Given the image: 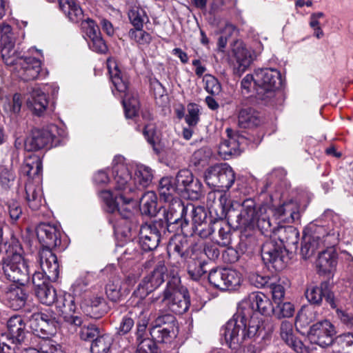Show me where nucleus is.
<instances>
[{
    "mask_svg": "<svg viewBox=\"0 0 353 353\" xmlns=\"http://www.w3.org/2000/svg\"><path fill=\"white\" fill-rule=\"evenodd\" d=\"M130 170L131 165L123 156H115L112 161V189L100 192L107 211L121 216L113 226L115 230H121L123 233L130 231L136 223L133 212L138 203L137 191L149 186L153 179V171L148 166L137 165L134 179Z\"/></svg>",
    "mask_w": 353,
    "mask_h": 353,
    "instance_id": "nucleus-1",
    "label": "nucleus"
},
{
    "mask_svg": "<svg viewBox=\"0 0 353 353\" xmlns=\"http://www.w3.org/2000/svg\"><path fill=\"white\" fill-rule=\"evenodd\" d=\"M274 310L270 300L263 293L250 294L239 303L236 312L222 329V335L231 349H237L245 340L258 336L263 329L260 314H270Z\"/></svg>",
    "mask_w": 353,
    "mask_h": 353,
    "instance_id": "nucleus-2",
    "label": "nucleus"
},
{
    "mask_svg": "<svg viewBox=\"0 0 353 353\" xmlns=\"http://www.w3.org/2000/svg\"><path fill=\"white\" fill-rule=\"evenodd\" d=\"M0 44L3 62L7 65H16L15 69L21 79L28 81L37 78L41 69V60L19 55L14 49L15 37L10 26H3L0 28Z\"/></svg>",
    "mask_w": 353,
    "mask_h": 353,
    "instance_id": "nucleus-3",
    "label": "nucleus"
},
{
    "mask_svg": "<svg viewBox=\"0 0 353 353\" xmlns=\"http://www.w3.org/2000/svg\"><path fill=\"white\" fill-rule=\"evenodd\" d=\"M6 252L2 261L6 277L14 283L25 285L30 281L32 264L22 256V248L17 243L9 245Z\"/></svg>",
    "mask_w": 353,
    "mask_h": 353,
    "instance_id": "nucleus-4",
    "label": "nucleus"
},
{
    "mask_svg": "<svg viewBox=\"0 0 353 353\" xmlns=\"http://www.w3.org/2000/svg\"><path fill=\"white\" fill-rule=\"evenodd\" d=\"M107 67L110 80L114 86L112 92L114 95L121 94L126 118L132 119L135 117L139 113L140 105L138 99L130 94L128 78L121 71L114 59L110 58L108 59Z\"/></svg>",
    "mask_w": 353,
    "mask_h": 353,
    "instance_id": "nucleus-5",
    "label": "nucleus"
},
{
    "mask_svg": "<svg viewBox=\"0 0 353 353\" xmlns=\"http://www.w3.org/2000/svg\"><path fill=\"white\" fill-rule=\"evenodd\" d=\"M268 211L270 208L267 205L256 206L252 199H246L242 203L236 221L241 227L245 229L257 228L261 233L268 235V232H272Z\"/></svg>",
    "mask_w": 353,
    "mask_h": 353,
    "instance_id": "nucleus-6",
    "label": "nucleus"
},
{
    "mask_svg": "<svg viewBox=\"0 0 353 353\" xmlns=\"http://www.w3.org/2000/svg\"><path fill=\"white\" fill-rule=\"evenodd\" d=\"M29 325L35 335V347L30 348L26 353H65L62 346L50 338L53 336L43 320V312L33 314L29 319Z\"/></svg>",
    "mask_w": 353,
    "mask_h": 353,
    "instance_id": "nucleus-7",
    "label": "nucleus"
},
{
    "mask_svg": "<svg viewBox=\"0 0 353 353\" xmlns=\"http://www.w3.org/2000/svg\"><path fill=\"white\" fill-rule=\"evenodd\" d=\"M38 262L41 271L31 265L32 283L35 288L48 285V281H56L59 274L57 258L50 250L41 249L39 251Z\"/></svg>",
    "mask_w": 353,
    "mask_h": 353,
    "instance_id": "nucleus-8",
    "label": "nucleus"
},
{
    "mask_svg": "<svg viewBox=\"0 0 353 353\" xmlns=\"http://www.w3.org/2000/svg\"><path fill=\"white\" fill-rule=\"evenodd\" d=\"M206 183L211 187H218L228 190L235 181V174L227 163H217L209 167L205 172Z\"/></svg>",
    "mask_w": 353,
    "mask_h": 353,
    "instance_id": "nucleus-9",
    "label": "nucleus"
},
{
    "mask_svg": "<svg viewBox=\"0 0 353 353\" xmlns=\"http://www.w3.org/2000/svg\"><path fill=\"white\" fill-rule=\"evenodd\" d=\"M166 272L167 267L165 265V261L163 260L159 261L154 270L145 276L139 284L134 294L141 299H145L165 281Z\"/></svg>",
    "mask_w": 353,
    "mask_h": 353,
    "instance_id": "nucleus-10",
    "label": "nucleus"
},
{
    "mask_svg": "<svg viewBox=\"0 0 353 353\" xmlns=\"http://www.w3.org/2000/svg\"><path fill=\"white\" fill-rule=\"evenodd\" d=\"M158 190L160 199L169 203L168 209V213H170L172 216V209L174 210V213H176V211L179 212V215H176V217L172 221L173 223H178L180 217L183 214L184 206L177 197H174V193L178 192V189L175 183H173L172 178L168 176L163 177L159 181Z\"/></svg>",
    "mask_w": 353,
    "mask_h": 353,
    "instance_id": "nucleus-11",
    "label": "nucleus"
},
{
    "mask_svg": "<svg viewBox=\"0 0 353 353\" xmlns=\"http://www.w3.org/2000/svg\"><path fill=\"white\" fill-rule=\"evenodd\" d=\"M161 303L167 306L171 312L182 314L188 310L190 301L185 291H181L177 287L172 286L171 282H169L163 292Z\"/></svg>",
    "mask_w": 353,
    "mask_h": 353,
    "instance_id": "nucleus-12",
    "label": "nucleus"
},
{
    "mask_svg": "<svg viewBox=\"0 0 353 353\" xmlns=\"http://www.w3.org/2000/svg\"><path fill=\"white\" fill-rule=\"evenodd\" d=\"M175 317L171 314H164L155 319L150 333L154 341L168 343L175 335Z\"/></svg>",
    "mask_w": 353,
    "mask_h": 353,
    "instance_id": "nucleus-13",
    "label": "nucleus"
},
{
    "mask_svg": "<svg viewBox=\"0 0 353 353\" xmlns=\"http://www.w3.org/2000/svg\"><path fill=\"white\" fill-rule=\"evenodd\" d=\"M8 332L2 333L0 337V345L10 349V344L19 345L26 338V324L20 316H13L7 323Z\"/></svg>",
    "mask_w": 353,
    "mask_h": 353,
    "instance_id": "nucleus-14",
    "label": "nucleus"
},
{
    "mask_svg": "<svg viewBox=\"0 0 353 353\" xmlns=\"http://www.w3.org/2000/svg\"><path fill=\"white\" fill-rule=\"evenodd\" d=\"M336 333L334 325L328 320H323L310 327L308 336L312 343L327 347L332 343Z\"/></svg>",
    "mask_w": 353,
    "mask_h": 353,
    "instance_id": "nucleus-15",
    "label": "nucleus"
},
{
    "mask_svg": "<svg viewBox=\"0 0 353 353\" xmlns=\"http://www.w3.org/2000/svg\"><path fill=\"white\" fill-rule=\"evenodd\" d=\"M255 83L262 92H266L270 97L273 91L279 88L282 83L281 75L279 70L272 68H262L255 70Z\"/></svg>",
    "mask_w": 353,
    "mask_h": 353,
    "instance_id": "nucleus-16",
    "label": "nucleus"
},
{
    "mask_svg": "<svg viewBox=\"0 0 353 353\" xmlns=\"http://www.w3.org/2000/svg\"><path fill=\"white\" fill-rule=\"evenodd\" d=\"M64 138L63 134H29L25 139L24 147L28 151L57 147L61 144Z\"/></svg>",
    "mask_w": 353,
    "mask_h": 353,
    "instance_id": "nucleus-17",
    "label": "nucleus"
},
{
    "mask_svg": "<svg viewBox=\"0 0 353 353\" xmlns=\"http://www.w3.org/2000/svg\"><path fill=\"white\" fill-rule=\"evenodd\" d=\"M250 137L242 134H227L219 146V154L223 159H228L232 155H239L245 146L248 144Z\"/></svg>",
    "mask_w": 353,
    "mask_h": 353,
    "instance_id": "nucleus-18",
    "label": "nucleus"
},
{
    "mask_svg": "<svg viewBox=\"0 0 353 353\" xmlns=\"http://www.w3.org/2000/svg\"><path fill=\"white\" fill-rule=\"evenodd\" d=\"M284 250L281 245L274 239L267 241L261 248V257L265 263H270L276 270H280L285 266L283 261Z\"/></svg>",
    "mask_w": 353,
    "mask_h": 353,
    "instance_id": "nucleus-19",
    "label": "nucleus"
},
{
    "mask_svg": "<svg viewBox=\"0 0 353 353\" xmlns=\"http://www.w3.org/2000/svg\"><path fill=\"white\" fill-rule=\"evenodd\" d=\"M56 306L66 323L76 327L83 325L81 317L73 314L76 310V305L74 298L71 294H65L59 296L57 299Z\"/></svg>",
    "mask_w": 353,
    "mask_h": 353,
    "instance_id": "nucleus-20",
    "label": "nucleus"
},
{
    "mask_svg": "<svg viewBox=\"0 0 353 353\" xmlns=\"http://www.w3.org/2000/svg\"><path fill=\"white\" fill-rule=\"evenodd\" d=\"M37 235L39 242L42 244V249L52 248L60 245V231L57 226L49 223H40L37 228Z\"/></svg>",
    "mask_w": 353,
    "mask_h": 353,
    "instance_id": "nucleus-21",
    "label": "nucleus"
},
{
    "mask_svg": "<svg viewBox=\"0 0 353 353\" xmlns=\"http://www.w3.org/2000/svg\"><path fill=\"white\" fill-rule=\"evenodd\" d=\"M24 198L32 210H39L45 203L41 182L28 180L25 185Z\"/></svg>",
    "mask_w": 353,
    "mask_h": 353,
    "instance_id": "nucleus-22",
    "label": "nucleus"
},
{
    "mask_svg": "<svg viewBox=\"0 0 353 353\" xmlns=\"http://www.w3.org/2000/svg\"><path fill=\"white\" fill-rule=\"evenodd\" d=\"M300 207L299 203L294 201H290L283 204L270 209L268 213H273L276 219L280 222L291 223L300 219Z\"/></svg>",
    "mask_w": 353,
    "mask_h": 353,
    "instance_id": "nucleus-23",
    "label": "nucleus"
},
{
    "mask_svg": "<svg viewBox=\"0 0 353 353\" xmlns=\"http://www.w3.org/2000/svg\"><path fill=\"white\" fill-rule=\"evenodd\" d=\"M305 296L308 301L312 304L320 305L324 297L332 307L336 306L334 294L326 282L321 283L319 286H310L305 292Z\"/></svg>",
    "mask_w": 353,
    "mask_h": 353,
    "instance_id": "nucleus-24",
    "label": "nucleus"
},
{
    "mask_svg": "<svg viewBox=\"0 0 353 353\" xmlns=\"http://www.w3.org/2000/svg\"><path fill=\"white\" fill-rule=\"evenodd\" d=\"M160 242V234L154 224H144L139 231V244L147 252L156 249Z\"/></svg>",
    "mask_w": 353,
    "mask_h": 353,
    "instance_id": "nucleus-25",
    "label": "nucleus"
},
{
    "mask_svg": "<svg viewBox=\"0 0 353 353\" xmlns=\"http://www.w3.org/2000/svg\"><path fill=\"white\" fill-rule=\"evenodd\" d=\"M174 183L178 189V192L185 191L194 195L197 198L201 192V185L196 181L194 183V177L192 172L187 169H183L177 173L174 179Z\"/></svg>",
    "mask_w": 353,
    "mask_h": 353,
    "instance_id": "nucleus-26",
    "label": "nucleus"
},
{
    "mask_svg": "<svg viewBox=\"0 0 353 353\" xmlns=\"http://www.w3.org/2000/svg\"><path fill=\"white\" fill-rule=\"evenodd\" d=\"M280 335L285 343L296 353H309L308 347L294 336L293 325L291 322L283 321L281 323Z\"/></svg>",
    "mask_w": 353,
    "mask_h": 353,
    "instance_id": "nucleus-27",
    "label": "nucleus"
},
{
    "mask_svg": "<svg viewBox=\"0 0 353 353\" xmlns=\"http://www.w3.org/2000/svg\"><path fill=\"white\" fill-rule=\"evenodd\" d=\"M273 232V238L279 240L280 243L283 248L292 249L296 247L299 240V231L292 226L279 227L276 230L272 228Z\"/></svg>",
    "mask_w": 353,
    "mask_h": 353,
    "instance_id": "nucleus-28",
    "label": "nucleus"
},
{
    "mask_svg": "<svg viewBox=\"0 0 353 353\" xmlns=\"http://www.w3.org/2000/svg\"><path fill=\"white\" fill-rule=\"evenodd\" d=\"M22 172L28 176V180L41 181L42 162L39 156L30 154L26 157L21 168Z\"/></svg>",
    "mask_w": 353,
    "mask_h": 353,
    "instance_id": "nucleus-29",
    "label": "nucleus"
},
{
    "mask_svg": "<svg viewBox=\"0 0 353 353\" xmlns=\"http://www.w3.org/2000/svg\"><path fill=\"white\" fill-rule=\"evenodd\" d=\"M337 264V253L333 247L328 248L321 252L316 261L319 272L325 274L335 270Z\"/></svg>",
    "mask_w": 353,
    "mask_h": 353,
    "instance_id": "nucleus-30",
    "label": "nucleus"
},
{
    "mask_svg": "<svg viewBox=\"0 0 353 353\" xmlns=\"http://www.w3.org/2000/svg\"><path fill=\"white\" fill-rule=\"evenodd\" d=\"M232 54L239 64V71L243 72L252 61L251 51L240 40L235 41L232 46Z\"/></svg>",
    "mask_w": 353,
    "mask_h": 353,
    "instance_id": "nucleus-31",
    "label": "nucleus"
},
{
    "mask_svg": "<svg viewBox=\"0 0 353 353\" xmlns=\"http://www.w3.org/2000/svg\"><path fill=\"white\" fill-rule=\"evenodd\" d=\"M321 230L323 228H320L317 232L303 236L301 253L304 259L310 258L318 248L323 245L324 241L320 236Z\"/></svg>",
    "mask_w": 353,
    "mask_h": 353,
    "instance_id": "nucleus-32",
    "label": "nucleus"
},
{
    "mask_svg": "<svg viewBox=\"0 0 353 353\" xmlns=\"http://www.w3.org/2000/svg\"><path fill=\"white\" fill-rule=\"evenodd\" d=\"M28 106L37 115H40L47 108L48 100L46 94L40 88H33L27 101Z\"/></svg>",
    "mask_w": 353,
    "mask_h": 353,
    "instance_id": "nucleus-33",
    "label": "nucleus"
},
{
    "mask_svg": "<svg viewBox=\"0 0 353 353\" xmlns=\"http://www.w3.org/2000/svg\"><path fill=\"white\" fill-rule=\"evenodd\" d=\"M28 295L25 290L19 286L10 287L5 294L10 307L14 310H18L25 305Z\"/></svg>",
    "mask_w": 353,
    "mask_h": 353,
    "instance_id": "nucleus-34",
    "label": "nucleus"
},
{
    "mask_svg": "<svg viewBox=\"0 0 353 353\" xmlns=\"http://www.w3.org/2000/svg\"><path fill=\"white\" fill-rule=\"evenodd\" d=\"M59 5L71 21L78 23L83 19V10L77 0H59Z\"/></svg>",
    "mask_w": 353,
    "mask_h": 353,
    "instance_id": "nucleus-35",
    "label": "nucleus"
},
{
    "mask_svg": "<svg viewBox=\"0 0 353 353\" xmlns=\"http://www.w3.org/2000/svg\"><path fill=\"white\" fill-rule=\"evenodd\" d=\"M189 243L186 236L181 234L174 235L168 245V253L169 255L176 254L181 257H185L188 253Z\"/></svg>",
    "mask_w": 353,
    "mask_h": 353,
    "instance_id": "nucleus-36",
    "label": "nucleus"
},
{
    "mask_svg": "<svg viewBox=\"0 0 353 353\" xmlns=\"http://www.w3.org/2000/svg\"><path fill=\"white\" fill-rule=\"evenodd\" d=\"M238 119L239 125L241 128L251 129L261 123L259 114L250 108L241 110Z\"/></svg>",
    "mask_w": 353,
    "mask_h": 353,
    "instance_id": "nucleus-37",
    "label": "nucleus"
},
{
    "mask_svg": "<svg viewBox=\"0 0 353 353\" xmlns=\"http://www.w3.org/2000/svg\"><path fill=\"white\" fill-rule=\"evenodd\" d=\"M141 210L143 214L154 216L157 212V197L152 191L146 192L140 199Z\"/></svg>",
    "mask_w": 353,
    "mask_h": 353,
    "instance_id": "nucleus-38",
    "label": "nucleus"
},
{
    "mask_svg": "<svg viewBox=\"0 0 353 353\" xmlns=\"http://www.w3.org/2000/svg\"><path fill=\"white\" fill-rule=\"evenodd\" d=\"M122 279L119 276L112 277L105 286V292L110 300L119 301L123 296Z\"/></svg>",
    "mask_w": 353,
    "mask_h": 353,
    "instance_id": "nucleus-39",
    "label": "nucleus"
},
{
    "mask_svg": "<svg viewBox=\"0 0 353 353\" xmlns=\"http://www.w3.org/2000/svg\"><path fill=\"white\" fill-rule=\"evenodd\" d=\"M128 18L135 28H142L143 23L148 21L145 10L137 5L132 6L129 10Z\"/></svg>",
    "mask_w": 353,
    "mask_h": 353,
    "instance_id": "nucleus-40",
    "label": "nucleus"
},
{
    "mask_svg": "<svg viewBox=\"0 0 353 353\" xmlns=\"http://www.w3.org/2000/svg\"><path fill=\"white\" fill-rule=\"evenodd\" d=\"M35 294L43 304L50 305L57 299L56 290L48 284L39 288H34Z\"/></svg>",
    "mask_w": 353,
    "mask_h": 353,
    "instance_id": "nucleus-41",
    "label": "nucleus"
},
{
    "mask_svg": "<svg viewBox=\"0 0 353 353\" xmlns=\"http://www.w3.org/2000/svg\"><path fill=\"white\" fill-rule=\"evenodd\" d=\"M112 337L109 334L98 336L91 345L92 353H108L112 343Z\"/></svg>",
    "mask_w": 353,
    "mask_h": 353,
    "instance_id": "nucleus-42",
    "label": "nucleus"
},
{
    "mask_svg": "<svg viewBox=\"0 0 353 353\" xmlns=\"http://www.w3.org/2000/svg\"><path fill=\"white\" fill-rule=\"evenodd\" d=\"M224 278V285H226L225 290H234L237 289L242 281L241 274L232 269L225 268Z\"/></svg>",
    "mask_w": 353,
    "mask_h": 353,
    "instance_id": "nucleus-43",
    "label": "nucleus"
},
{
    "mask_svg": "<svg viewBox=\"0 0 353 353\" xmlns=\"http://www.w3.org/2000/svg\"><path fill=\"white\" fill-rule=\"evenodd\" d=\"M212 151L210 148H202L195 151L191 158V163L194 166L203 167L208 163L212 157Z\"/></svg>",
    "mask_w": 353,
    "mask_h": 353,
    "instance_id": "nucleus-44",
    "label": "nucleus"
},
{
    "mask_svg": "<svg viewBox=\"0 0 353 353\" xmlns=\"http://www.w3.org/2000/svg\"><path fill=\"white\" fill-rule=\"evenodd\" d=\"M225 272L224 269H213L208 274V281L215 288L221 290H225L226 285H225Z\"/></svg>",
    "mask_w": 353,
    "mask_h": 353,
    "instance_id": "nucleus-45",
    "label": "nucleus"
},
{
    "mask_svg": "<svg viewBox=\"0 0 353 353\" xmlns=\"http://www.w3.org/2000/svg\"><path fill=\"white\" fill-rule=\"evenodd\" d=\"M148 308H141V305H138L133 308V312L135 315L139 312V321L137 322V332L139 336L145 332L149 321Z\"/></svg>",
    "mask_w": 353,
    "mask_h": 353,
    "instance_id": "nucleus-46",
    "label": "nucleus"
},
{
    "mask_svg": "<svg viewBox=\"0 0 353 353\" xmlns=\"http://www.w3.org/2000/svg\"><path fill=\"white\" fill-rule=\"evenodd\" d=\"M129 37L139 45H148L152 41V36L150 33L144 31L142 28L131 29L129 31Z\"/></svg>",
    "mask_w": 353,
    "mask_h": 353,
    "instance_id": "nucleus-47",
    "label": "nucleus"
},
{
    "mask_svg": "<svg viewBox=\"0 0 353 353\" xmlns=\"http://www.w3.org/2000/svg\"><path fill=\"white\" fill-rule=\"evenodd\" d=\"M205 263L199 260H192L189 263L188 272L192 279H199V278L207 272L205 269Z\"/></svg>",
    "mask_w": 353,
    "mask_h": 353,
    "instance_id": "nucleus-48",
    "label": "nucleus"
},
{
    "mask_svg": "<svg viewBox=\"0 0 353 353\" xmlns=\"http://www.w3.org/2000/svg\"><path fill=\"white\" fill-rule=\"evenodd\" d=\"M203 81L205 83V90L212 95H216L221 92V84L214 76L210 74H205L203 77Z\"/></svg>",
    "mask_w": 353,
    "mask_h": 353,
    "instance_id": "nucleus-49",
    "label": "nucleus"
},
{
    "mask_svg": "<svg viewBox=\"0 0 353 353\" xmlns=\"http://www.w3.org/2000/svg\"><path fill=\"white\" fill-rule=\"evenodd\" d=\"M190 210L192 221L194 228H196V226H201V224L203 223L206 217L204 209L201 206L195 207L193 205H190L185 208H184V210Z\"/></svg>",
    "mask_w": 353,
    "mask_h": 353,
    "instance_id": "nucleus-50",
    "label": "nucleus"
},
{
    "mask_svg": "<svg viewBox=\"0 0 353 353\" xmlns=\"http://www.w3.org/2000/svg\"><path fill=\"white\" fill-rule=\"evenodd\" d=\"M275 304L276 306L273 312L279 318H289L293 316L294 308L291 303L282 301L281 303Z\"/></svg>",
    "mask_w": 353,
    "mask_h": 353,
    "instance_id": "nucleus-51",
    "label": "nucleus"
},
{
    "mask_svg": "<svg viewBox=\"0 0 353 353\" xmlns=\"http://www.w3.org/2000/svg\"><path fill=\"white\" fill-rule=\"evenodd\" d=\"M99 334V330L98 327L91 323L83 325L79 332L80 338L83 341L92 340L94 337H97Z\"/></svg>",
    "mask_w": 353,
    "mask_h": 353,
    "instance_id": "nucleus-52",
    "label": "nucleus"
},
{
    "mask_svg": "<svg viewBox=\"0 0 353 353\" xmlns=\"http://www.w3.org/2000/svg\"><path fill=\"white\" fill-rule=\"evenodd\" d=\"M241 88L244 94H248L252 90H256L259 94H262L256 83H255V72L254 74H247L241 81Z\"/></svg>",
    "mask_w": 353,
    "mask_h": 353,
    "instance_id": "nucleus-53",
    "label": "nucleus"
},
{
    "mask_svg": "<svg viewBox=\"0 0 353 353\" xmlns=\"http://www.w3.org/2000/svg\"><path fill=\"white\" fill-rule=\"evenodd\" d=\"M133 310L130 311L127 315L123 316L118 327V333L120 335H124L128 333L134 327V321L132 318Z\"/></svg>",
    "mask_w": 353,
    "mask_h": 353,
    "instance_id": "nucleus-54",
    "label": "nucleus"
},
{
    "mask_svg": "<svg viewBox=\"0 0 353 353\" xmlns=\"http://www.w3.org/2000/svg\"><path fill=\"white\" fill-rule=\"evenodd\" d=\"M269 288L272 293L274 303H281L285 296V288L281 283L280 281L277 283H270Z\"/></svg>",
    "mask_w": 353,
    "mask_h": 353,
    "instance_id": "nucleus-55",
    "label": "nucleus"
},
{
    "mask_svg": "<svg viewBox=\"0 0 353 353\" xmlns=\"http://www.w3.org/2000/svg\"><path fill=\"white\" fill-rule=\"evenodd\" d=\"M81 22L82 30L85 32L89 38L93 37L100 33L98 26L96 25L94 21L90 18H87L85 19H83Z\"/></svg>",
    "mask_w": 353,
    "mask_h": 353,
    "instance_id": "nucleus-56",
    "label": "nucleus"
},
{
    "mask_svg": "<svg viewBox=\"0 0 353 353\" xmlns=\"http://www.w3.org/2000/svg\"><path fill=\"white\" fill-rule=\"evenodd\" d=\"M8 210L10 221L14 223L22 216L23 211L21 205L17 201H11L8 203Z\"/></svg>",
    "mask_w": 353,
    "mask_h": 353,
    "instance_id": "nucleus-57",
    "label": "nucleus"
},
{
    "mask_svg": "<svg viewBox=\"0 0 353 353\" xmlns=\"http://www.w3.org/2000/svg\"><path fill=\"white\" fill-rule=\"evenodd\" d=\"M90 41L89 42V46L92 50L99 53H105L107 51V46L101 37L100 33L90 38Z\"/></svg>",
    "mask_w": 353,
    "mask_h": 353,
    "instance_id": "nucleus-58",
    "label": "nucleus"
},
{
    "mask_svg": "<svg viewBox=\"0 0 353 353\" xmlns=\"http://www.w3.org/2000/svg\"><path fill=\"white\" fill-rule=\"evenodd\" d=\"M95 274L92 272H85L81 275L74 283V287L77 290H82L87 287L94 279Z\"/></svg>",
    "mask_w": 353,
    "mask_h": 353,
    "instance_id": "nucleus-59",
    "label": "nucleus"
},
{
    "mask_svg": "<svg viewBox=\"0 0 353 353\" xmlns=\"http://www.w3.org/2000/svg\"><path fill=\"white\" fill-rule=\"evenodd\" d=\"M337 343L343 347L353 353V333L347 332L336 338Z\"/></svg>",
    "mask_w": 353,
    "mask_h": 353,
    "instance_id": "nucleus-60",
    "label": "nucleus"
},
{
    "mask_svg": "<svg viewBox=\"0 0 353 353\" xmlns=\"http://www.w3.org/2000/svg\"><path fill=\"white\" fill-rule=\"evenodd\" d=\"M144 135L148 142L153 147L154 150L157 153L160 152L164 146V143H162L160 138L161 134H144Z\"/></svg>",
    "mask_w": 353,
    "mask_h": 353,
    "instance_id": "nucleus-61",
    "label": "nucleus"
},
{
    "mask_svg": "<svg viewBox=\"0 0 353 353\" xmlns=\"http://www.w3.org/2000/svg\"><path fill=\"white\" fill-rule=\"evenodd\" d=\"M199 108L194 104H190L188 107V114L185 116V121L189 125H194L199 121Z\"/></svg>",
    "mask_w": 353,
    "mask_h": 353,
    "instance_id": "nucleus-62",
    "label": "nucleus"
},
{
    "mask_svg": "<svg viewBox=\"0 0 353 353\" xmlns=\"http://www.w3.org/2000/svg\"><path fill=\"white\" fill-rule=\"evenodd\" d=\"M250 281L255 287L261 288L268 285L270 278L268 276L255 273L250 276Z\"/></svg>",
    "mask_w": 353,
    "mask_h": 353,
    "instance_id": "nucleus-63",
    "label": "nucleus"
},
{
    "mask_svg": "<svg viewBox=\"0 0 353 353\" xmlns=\"http://www.w3.org/2000/svg\"><path fill=\"white\" fill-rule=\"evenodd\" d=\"M137 353H156L154 342L148 339L143 340L138 346Z\"/></svg>",
    "mask_w": 353,
    "mask_h": 353,
    "instance_id": "nucleus-64",
    "label": "nucleus"
}]
</instances>
